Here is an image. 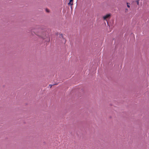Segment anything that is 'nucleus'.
Returning <instances> with one entry per match:
<instances>
[{"instance_id":"1","label":"nucleus","mask_w":149,"mask_h":149,"mask_svg":"<svg viewBox=\"0 0 149 149\" xmlns=\"http://www.w3.org/2000/svg\"><path fill=\"white\" fill-rule=\"evenodd\" d=\"M38 31L39 32H38L36 31V33H35V34L37 36L42 37V33L41 32V29H39L38 30Z\"/></svg>"},{"instance_id":"2","label":"nucleus","mask_w":149,"mask_h":149,"mask_svg":"<svg viewBox=\"0 0 149 149\" xmlns=\"http://www.w3.org/2000/svg\"><path fill=\"white\" fill-rule=\"evenodd\" d=\"M111 15L110 14H107L103 17V19L104 20H106L107 19L109 18Z\"/></svg>"},{"instance_id":"3","label":"nucleus","mask_w":149,"mask_h":149,"mask_svg":"<svg viewBox=\"0 0 149 149\" xmlns=\"http://www.w3.org/2000/svg\"><path fill=\"white\" fill-rule=\"evenodd\" d=\"M74 0H70L68 4L69 5L72 6L73 5V1Z\"/></svg>"},{"instance_id":"4","label":"nucleus","mask_w":149,"mask_h":149,"mask_svg":"<svg viewBox=\"0 0 149 149\" xmlns=\"http://www.w3.org/2000/svg\"><path fill=\"white\" fill-rule=\"evenodd\" d=\"M127 7H128V8H130V6L129 5V3H127Z\"/></svg>"},{"instance_id":"5","label":"nucleus","mask_w":149,"mask_h":149,"mask_svg":"<svg viewBox=\"0 0 149 149\" xmlns=\"http://www.w3.org/2000/svg\"><path fill=\"white\" fill-rule=\"evenodd\" d=\"M46 11L47 12H49V9H46Z\"/></svg>"},{"instance_id":"6","label":"nucleus","mask_w":149,"mask_h":149,"mask_svg":"<svg viewBox=\"0 0 149 149\" xmlns=\"http://www.w3.org/2000/svg\"><path fill=\"white\" fill-rule=\"evenodd\" d=\"M137 3V4L139 5V0H137L136 1Z\"/></svg>"},{"instance_id":"7","label":"nucleus","mask_w":149,"mask_h":149,"mask_svg":"<svg viewBox=\"0 0 149 149\" xmlns=\"http://www.w3.org/2000/svg\"><path fill=\"white\" fill-rule=\"evenodd\" d=\"M61 36H62H62H63V35L61 34Z\"/></svg>"}]
</instances>
